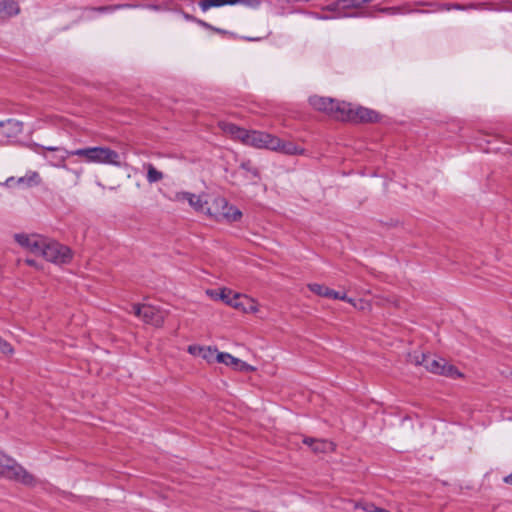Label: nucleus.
<instances>
[{
    "label": "nucleus",
    "instance_id": "f257e3e1",
    "mask_svg": "<svg viewBox=\"0 0 512 512\" xmlns=\"http://www.w3.org/2000/svg\"><path fill=\"white\" fill-rule=\"evenodd\" d=\"M409 361L415 365H421L427 371L437 375L453 379L462 377V373L455 366L448 364L445 359L435 355L414 352L409 355Z\"/></svg>",
    "mask_w": 512,
    "mask_h": 512
},
{
    "label": "nucleus",
    "instance_id": "f03ea898",
    "mask_svg": "<svg viewBox=\"0 0 512 512\" xmlns=\"http://www.w3.org/2000/svg\"><path fill=\"white\" fill-rule=\"evenodd\" d=\"M224 130L244 145L271 150L274 135L257 130H247L235 124H226Z\"/></svg>",
    "mask_w": 512,
    "mask_h": 512
},
{
    "label": "nucleus",
    "instance_id": "7ed1b4c3",
    "mask_svg": "<svg viewBox=\"0 0 512 512\" xmlns=\"http://www.w3.org/2000/svg\"><path fill=\"white\" fill-rule=\"evenodd\" d=\"M73 154L83 158L87 163L122 166L120 154L106 146L79 148L73 150Z\"/></svg>",
    "mask_w": 512,
    "mask_h": 512
},
{
    "label": "nucleus",
    "instance_id": "20e7f679",
    "mask_svg": "<svg viewBox=\"0 0 512 512\" xmlns=\"http://www.w3.org/2000/svg\"><path fill=\"white\" fill-rule=\"evenodd\" d=\"M0 478H5L25 486H34L37 480L34 475L27 471L15 459L0 451Z\"/></svg>",
    "mask_w": 512,
    "mask_h": 512
},
{
    "label": "nucleus",
    "instance_id": "39448f33",
    "mask_svg": "<svg viewBox=\"0 0 512 512\" xmlns=\"http://www.w3.org/2000/svg\"><path fill=\"white\" fill-rule=\"evenodd\" d=\"M310 105L321 112L326 113L328 116L335 120L342 121L345 117V109H348V103L344 101H338L330 97L311 96L309 98Z\"/></svg>",
    "mask_w": 512,
    "mask_h": 512
},
{
    "label": "nucleus",
    "instance_id": "423d86ee",
    "mask_svg": "<svg viewBox=\"0 0 512 512\" xmlns=\"http://www.w3.org/2000/svg\"><path fill=\"white\" fill-rule=\"evenodd\" d=\"M206 213L218 221L235 222L242 217V212L235 206L229 205L223 197H216L211 206L207 207Z\"/></svg>",
    "mask_w": 512,
    "mask_h": 512
},
{
    "label": "nucleus",
    "instance_id": "0eeeda50",
    "mask_svg": "<svg viewBox=\"0 0 512 512\" xmlns=\"http://www.w3.org/2000/svg\"><path fill=\"white\" fill-rule=\"evenodd\" d=\"M35 152L42 155L47 162L57 168H62L68 170L65 162L69 156H75L73 154V150L69 151L63 147H55V146H40L35 144Z\"/></svg>",
    "mask_w": 512,
    "mask_h": 512
},
{
    "label": "nucleus",
    "instance_id": "6e6552de",
    "mask_svg": "<svg viewBox=\"0 0 512 512\" xmlns=\"http://www.w3.org/2000/svg\"><path fill=\"white\" fill-rule=\"evenodd\" d=\"M41 256L55 264H67L72 259V252L69 247L47 239Z\"/></svg>",
    "mask_w": 512,
    "mask_h": 512
},
{
    "label": "nucleus",
    "instance_id": "1a4fd4ad",
    "mask_svg": "<svg viewBox=\"0 0 512 512\" xmlns=\"http://www.w3.org/2000/svg\"><path fill=\"white\" fill-rule=\"evenodd\" d=\"M133 312L137 317L141 318L145 323L154 325L156 327L161 326L164 322L163 313L158 308H156L152 305L135 304V305H133Z\"/></svg>",
    "mask_w": 512,
    "mask_h": 512
},
{
    "label": "nucleus",
    "instance_id": "9d476101",
    "mask_svg": "<svg viewBox=\"0 0 512 512\" xmlns=\"http://www.w3.org/2000/svg\"><path fill=\"white\" fill-rule=\"evenodd\" d=\"M344 114L345 117L342 121L347 122H377L379 120V115L376 111L361 106L353 108L350 103H348V109H345Z\"/></svg>",
    "mask_w": 512,
    "mask_h": 512
},
{
    "label": "nucleus",
    "instance_id": "9b49d317",
    "mask_svg": "<svg viewBox=\"0 0 512 512\" xmlns=\"http://www.w3.org/2000/svg\"><path fill=\"white\" fill-rule=\"evenodd\" d=\"M16 242L27 249L29 252L40 255L46 244L47 239L38 234H15Z\"/></svg>",
    "mask_w": 512,
    "mask_h": 512
},
{
    "label": "nucleus",
    "instance_id": "f8f14e48",
    "mask_svg": "<svg viewBox=\"0 0 512 512\" xmlns=\"http://www.w3.org/2000/svg\"><path fill=\"white\" fill-rule=\"evenodd\" d=\"M271 151L279 152L285 155H300L304 153V149L297 146L293 142H285L274 136L272 140Z\"/></svg>",
    "mask_w": 512,
    "mask_h": 512
},
{
    "label": "nucleus",
    "instance_id": "ddd939ff",
    "mask_svg": "<svg viewBox=\"0 0 512 512\" xmlns=\"http://www.w3.org/2000/svg\"><path fill=\"white\" fill-rule=\"evenodd\" d=\"M175 200L176 201H187L189 205L196 211V212H205L206 209L205 205L207 204V201H204L203 198L199 195H195L190 192L182 191L177 192L175 194Z\"/></svg>",
    "mask_w": 512,
    "mask_h": 512
},
{
    "label": "nucleus",
    "instance_id": "4468645a",
    "mask_svg": "<svg viewBox=\"0 0 512 512\" xmlns=\"http://www.w3.org/2000/svg\"><path fill=\"white\" fill-rule=\"evenodd\" d=\"M303 443L311 448L314 453H327L335 449L331 441L312 437H304Z\"/></svg>",
    "mask_w": 512,
    "mask_h": 512
},
{
    "label": "nucleus",
    "instance_id": "2eb2a0df",
    "mask_svg": "<svg viewBox=\"0 0 512 512\" xmlns=\"http://www.w3.org/2000/svg\"><path fill=\"white\" fill-rule=\"evenodd\" d=\"M308 288L311 292L315 293L318 296L332 298V299H338V300L346 299L345 293L335 291V290L330 289L322 284L310 283V284H308Z\"/></svg>",
    "mask_w": 512,
    "mask_h": 512
},
{
    "label": "nucleus",
    "instance_id": "dca6fc26",
    "mask_svg": "<svg viewBox=\"0 0 512 512\" xmlns=\"http://www.w3.org/2000/svg\"><path fill=\"white\" fill-rule=\"evenodd\" d=\"M23 131L22 122L16 119H7L0 122V132L8 138L16 137Z\"/></svg>",
    "mask_w": 512,
    "mask_h": 512
},
{
    "label": "nucleus",
    "instance_id": "f3484780",
    "mask_svg": "<svg viewBox=\"0 0 512 512\" xmlns=\"http://www.w3.org/2000/svg\"><path fill=\"white\" fill-rule=\"evenodd\" d=\"M21 9L16 0H0V18L10 19L17 16Z\"/></svg>",
    "mask_w": 512,
    "mask_h": 512
},
{
    "label": "nucleus",
    "instance_id": "a211bd4d",
    "mask_svg": "<svg viewBox=\"0 0 512 512\" xmlns=\"http://www.w3.org/2000/svg\"><path fill=\"white\" fill-rule=\"evenodd\" d=\"M211 296L220 299L227 305H230L234 308H239L240 303L238 302V299L240 298V294L234 293L231 289L228 288H222L219 293L215 291H211Z\"/></svg>",
    "mask_w": 512,
    "mask_h": 512
},
{
    "label": "nucleus",
    "instance_id": "6ab92c4d",
    "mask_svg": "<svg viewBox=\"0 0 512 512\" xmlns=\"http://www.w3.org/2000/svg\"><path fill=\"white\" fill-rule=\"evenodd\" d=\"M216 361L218 363H223V364H225L227 366L235 367L237 370H240V371L248 370L249 368H251L245 362L241 361L240 359H238V358H236V357H234L231 354L226 353V352L217 353L216 354Z\"/></svg>",
    "mask_w": 512,
    "mask_h": 512
},
{
    "label": "nucleus",
    "instance_id": "aec40b11",
    "mask_svg": "<svg viewBox=\"0 0 512 512\" xmlns=\"http://www.w3.org/2000/svg\"><path fill=\"white\" fill-rule=\"evenodd\" d=\"M323 11H328L332 13L333 19L346 18V17H355V14H348L343 12V8L340 4L339 0H336L322 8Z\"/></svg>",
    "mask_w": 512,
    "mask_h": 512
},
{
    "label": "nucleus",
    "instance_id": "412c9836",
    "mask_svg": "<svg viewBox=\"0 0 512 512\" xmlns=\"http://www.w3.org/2000/svg\"><path fill=\"white\" fill-rule=\"evenodd\" d=\"M238 0H201L199 7L203 12H206L210 8L222 7L225 5H236Z\"/></svg>",
    "mask_w": 512,
    "mask_h": 512
},
{
    "label": "nucleus",
    "instance_id": "4be33fe9",
    "mask_svg": "<svg viewBox=\"0 0 512 512\" xmlns=\"http://www.w3.org/2000/svg\"><path fill=\"white\" fill-rule=\"evenodd\" d=\"M147 169V181L149 183H156L163 179V173L158 171L152 164L148 163L145 165Z\"/></svg>",
    "mask_w": 512,
    "mask_h": 512
},
{
    "label": "nucleus",
    "instance_id": "5701e85b",
    "mask_svg": "<svg viewBox=\"0 0 512 512\" xmlns=\"http://www.w3.org/2000/svg\"><path fill=\"white\" fill-rule=\"evenodd\" d=\"M451 7H452V10H459V11L478 10V9H484L485 3H469L466 5L459 4V3H452Z\"/></svg>",
    "mask_w": 512,
    "mask_h": 512
},
{
    "label": "nucleus",
    "instance_id": "b1692460",
    "mask_svg": "<svg viewBox=\"0 0 512 512\" xmlns=\"http://www.w3.org/2000/svg\"><path fill=\"white\" fill-rule=\"evenodd\" d=\"M240 168L245 170L247 173H249L252 177L257 178L259 177V171L256 167H254L250 160L243 161L240 164Z\"/></svg>",
    "mask_w": 512,
    "mask_h": 512
},
{
    "label": "nucleus",
    "instance_id": "393cba45",
    "mask_svg": "<svg viewBox=\"0 0 512 512\" xmlns=\"http://www.w3.org/2000/svg\"><path fill=\"white\" fill-rule=\"evenodd\" d=\"M354 508L362 509L365 512H375L377 506L372 502H356Z\"/></svg>",
    "mask_w": 512,
    "mask_h": 512
},
{
    "label": "nucleus",
    "instance_id": "a878e982",
    "mask_svg": "<svg viewBox=\"0 0 512 512\" xmlns=\"http://www.w3.org/2000/svg\"><path fill=\"white\" fill-rule=\"evenodd\" d=\"M188 352L191 355H194V356H201L202 352L210 353V347H202V346H198V345H190L188 347Z\"/></svg>",
    "mask_w": 512,
    "mask_h": 512
},
{
    "label": "nucleus",
    "instance_id": "bb28decb",
    "mask_svg": "<svg viewBox=\"0 0 512 512\" xmlns=\"http://www.w3.org/2000/svg\"><path fill=\"white\" fill-rule=\"evenodd\" d=\"M0 352L6 355L13 354L14 352L12 345L2 337H0Z\"/></svg>",
    "mask_w": 512,
    "mask_h": 512
},
{
    "label": "nucleus",
    "instance_id": "cd10ccee",
    "mask_svg": "<svg viewBox=\"0 0 512 512\" xmlns=\"http://www.w3.org/2000/svg\"><path fill=\"white\" fill-rule=\"evenodd\" d=\"M115 5V11L122 10V9H137L142 7V4L137 3H122V4H114Z\"/></svg>",
    "mask_w": 512,
    "mask_h": 512
},
{
    "label": "nucleus",
    "instance_id": "c85d7f7f",
    "mask_svg": "<svg viewBox=\"0 0 512 512\" xmlns=\"http://www.w3.org/2000/svg\"><path fill=\"white\" fill-rule=\"evenodd\" d=\"M93 11H97L99 13H113L115 12V5H106V6H100V7H94L91 8Z\"/></svg>",
    "mask_w": 512,
    "mask_h": 512
},
{
    "label": "nucleus",
    "instance_id": "c756f323",
    "mask_svg": "<svg viewBox=\"0 0 512 512\" xmlns=\"http://www.w3.org/2000/svg\"><path fill=\"white\" fill-rule=\"evenodd\" d=\"M236 4H242L251 8H257L261 4V0H238Z\"/></svg>",
    "mask_w": 512,
    "mask_h": 512
},
{
    "label": "nucleus",
    "instance_id": "7c9ffc66",
    "mask_svg": "<svg viewBox=\"0 0 512 512\" xmlns=\"http://www.w3.org/2000/svg\"><path fill=\"white\" fill-rule=\"evenodd\" d=\"M219 353L216 348L210 347V353L202 352L201 356L203 359L207 360L208 362H211L214 358L216 359V354Z\"/></svg>",
    "mask_w": 512,
    "mask_h": 512
},
{
    "label": "nucleus",
    "instance_id": "2f4dec72",
    "mask_svg": "<svg viewBox=\"0 0 512 512\" xmlns=\"http://www.w3.org/2000/svg\"><path fill=\"white\" fill-rule=\"evenodd\" d=\"M348 303H350L351 305H353L354 307L356 308H360V309H363V301L362 300H355L353 298H350L346 295V299L344 300Z\"/></svg>",
    "mask_w": 512,
    "mask_h": 512
},
{
    "label": "nucleus",
    "instance_id": "473e14b6",
    "mask_svg": "<svg viewBox=\"0 0 512 512\" xmlns=\"http://www.w3.org/2000/svg\"><path fill=\"white\" fill-rule=\"evenodd\" d=\"M339 1L343 8V12H345V10H347V9L356 8L354 6L353 0H339Z\"/></svg>",
    "mask_w": 512,
    "mask_h": 512
},
{
    "label": "nucleus",
    "instance_id": "72a5a7b5",
    "mask_svg": "<svg viewBox=\"0 0 512 512\" xmlns=\"http://www.w3.org/2000/svg\"><path fill=\"white\" fill-rule=\"evenodd\" d=\"M143 9H149V10H153V11H163L165 10V8L161 5H157V4H147V5H143L142 4V7Z\"/></svg>",
    "mask_w": 512,
    "mask_h": 512
},
{
    "label": "nucleus",
    "instance_id": "f704fd0d",
    "mask_svg": "<svg viewBox=\"0 0 512 512\" xmlns=\"http://www.w3.org/2000/svg\"><path fill=\"white\" fill-rule=\"evenodd\" d=\"M451 5L452 3H439L437 4V9H435V11H450L452 10Z\"/></svg>",
    "mask_w": 512,
    "mask_h": 512
},
{
    "label": "nucleus",
    "instance_id": "c9c22d12",
    "mask_svg": "<svg viewBox=\"0 0 512 512\" xmlns=\"http://www.w3.org/2000/svg\"><path fill=\"white\" fill-rule=\"evenodd\" d=\"M379 11L386 14H395L399 11L397 7H383L379 8Z\"/></svg>",
    "mask_w": 512,
    "mask_h": 512
},
{
    "label": "nucleus",
    "instance_id": "e433bc0d",
    "mask_svg": "<svg viewBox=\"0 0 512 512\" xmlns=\"http://www.w3.org/2000/svg\"><path fill=\"white\" fill-rule=\"evenodd\" d=\"M195 22H196L197 24H199L200 26L205 27V28H207V29H213V27H212L210 24H208L207 22H205V21H203V20L196 19V21H195ZM214 30H215V31H217V32H221V30H220V29H217V28H214Z\"/></svg>",
    "mask_w": 512,
    "mask_h": 512
},
{
    "label": "nucleus",
    "instance_id": "4c0bfd02",
    "mask_svg": "<svg viewBox=\"0 0 512 512\" xmlns=\"http://www.w3.org/2000/svg\"><path fill=\"white\" fill-rule=\"evenodd\" d=\"M313 16H314V18H316L318 20H331V19H333V17L331 15H328V14L314 13Z\"/></svg>",
    "mask_w": 512,
    "mask_h": 512
},
{
    "label": "nucleus",
    "instance_id": "58836bf2",
    "mask_svg": "<svg viewBox=\"0 0 512 512\" xmlns=\"http://www.w3.org/2000/svg\"><path fill=\"white\" fill-rule=\"evenodd\" d=\"M356 8L361 7L363 4L370 2L369 0H353Z\"/></svg>",
    "mask_w": 512,
    "mask_h": 512
},
{
    "label": "nucleus",
    "instance_id": "ea45409f",
    "mask_svg": "<svg viewBox=\"0 0 512 512\" xmlns=\"http://www.w3.org/2000/svg\"><path fill=\"white\" fill-rule=\"evenodd\" d=\"M182 15L183 17L187 20V21H191V22H195L196 21V18L188 13H185V12H182Z\"/></svg>",
    "mask_w": 512,
    "mask_h": 512
},
{
    "label": "nucleus",
    "instance_id": "a19ab883",
    "mask_svg": "<svg viewBox=\"0 0 512 512\" xmlns=\"http://www.w3.org/2000/svg\"><path fill=\"white\" fill-rule=\"evenodd\" d=\"M503 481H504L506 484H510V485H512V472H511L509 475L505 476V477H504V479H503Z\"/></svg>",
    "mask_w": 512,
    "mask_h": 512
},
{
    "label": "nucleus",
    "instance_id": "79ce46f5",
    "mask_svg": "<svg viewBox=\"0 0 512 512\" xmlns=\"http://www.w3.org/2000/svg\"><path fill=\"white\" fill-rule=\"evenodd\" d=\"M437 4L436 2H427V3H423V5H426V6H429V7H432L435 9H437Z\"/></svg>",
    "mask_w": 512,
    "mask_h": 512
},
{
    "label": "nucleus",
    "instance_id": "37998d69",
    "mask_svg": "<svg viewBox=\"0 0 512 512\" xmlns=\"http://www.w3.org/2000/svg\"><path fill=\"white\" fill-rule=\"evenodd\" d=\"M26 263L29 265V266H34L36 263H35V260L33 259H30V258H27L26 260Z\"/></svg>",
    "mask_w": 512,
    "mask_h": 512
},
{
    "label": "nucleus",
    "instance_id": "c03bdc74",
    "mask_svg": "<svg viewBox=\"0 0 512 512\" xmlns=\"http://www.w3.org/2000/svg\"><path fill=\"white\" fill-rule=\"evenodd\" d=\"M375 512H390V511L386 510L384 508L377 507Z\"/></svg>",
    "mask_w": 512,
    "mask_h": 512
}]
</instances>
